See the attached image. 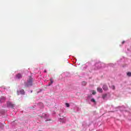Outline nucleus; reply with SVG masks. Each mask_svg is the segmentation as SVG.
Here are the masks:
<instances>
[{
    "label": "nucleus",
    "mask_w": 131,
    "mask_h": 131,
    "mask_svg": "<svg viewBox=\"0 0 131 131\" xmlns=\"http://www.w3.org/2000/svg\"><path fill=\"white\" fill-rule=\"evenodd\" d=\"M33 85V78L32 77H30V78L27 80V83L25 84V86H32Z\"/></svg>",
    "instance_id": "1"
},
{
    "label": "nucleus",
    "mask_w": 131,
    "mask_h": 131,
    "mask_svg": "<svg viewBox=\"0 0 131 131\" xmlns=\"http://www.w3.org/2000/svg\"><path fill=\"white\" fill-rule=\"evenodd\" d=\"M14 105H15V104L12 103V102H8L7 103V106H9V107L13 108Z\"/></svg>",
    "instance_id": "2"
},
{
    "label": "nucleus",
    "mask_w": 131,
    "mask_h": 131,
    "mask_svg": "<svg viewBox=\"0 0 131 131\" xmlns=\"http://www.w3.org/2000/svg\"><path fill=\"white\" fill-rule=\"evenodd\" d=\"M6 99V98L5 97V96H1L0 97L1 102H4V101H5Z\"/></svg>",
    "instance_id": "3"
},
{
    "label": "nucleus",
    "mask_w": 131,
    "mask_h": 131,
    "mask_svg": "<svg viewBox=\"0 0 131 131\" xmlns=\"http://www.w3.org/2000/svg\"><path fill=\"white\" fill-rule=\"evenodd\" d=\"M16 78H18V79H19L20 78H22L23 75H21L20 73H18V74H16Z\"/></svg>",
    "instance_id": "4"
},
{
    "label": "nucleus",
    "mask_w": 131,
    "mask_h": 131,
    "mask_svg": "<svg viewBox=\"0 0 131 131\" xmlns=\"http://www.w3.org/2000/svg\"><path fill=\"white\" fill-rule=\"evenodd\" d=\"M97 92H99V93H102V89H101V88H97Z\"/></svg>",
    "instance_id": "5"
},
{
    "label": "nucleus",
    "mask_w": 131,
    "mask_h": 131,
    "mask_svg": "<svg viewBox=\"0 0 131 131\" xmlns=\"http://www.w3.org/2000/svg\"><path fill=\"white\" fill-rule=\"evenodd\" d=\"M103 90H104V91H107L108 88H107V85H103Z\"/></svg>",
    "instance_id": "6"
},
{
    "label": "nucleus",
    "mask_w": 131,
    "mask_h": 131,
    "mask_svg": "<svg viewBox=\"0 0 131 131\" xmlns=\"http://www.w3.org/2000/svg\"><path fill=\"white\" fill-rule=\"evenodd\" d=\"M20 93L21 95H25V91L24 90H20Z\"/></svg>",
    "instance_id": "7"
},
{
    "label": "nucleus",
    "mask_w": 131,
    "mask_h": 131,
    "mask_svg": "<svg viewBox=\"0 0 131 131\" xmlns=\"http://www.w3.org/2000/svg\"><path fill=\"white\" fill-rule=\"evenodd\" d=\"M53 82H54L53 80H52V79H50V83H49V85H51V84H52Z\"/></svg>",
    "instance_id": "8"
},
{
    "label": "nucleus",
    "mask_w": 131,
    "mask_h": 131,
    "mask_svg": "<svg viewBox=\"0 0 131 131\" xmlns=\"http://www.w3.org/2000/svg\"><path fill=\"white\" fill-rule=\"evenodd\" d=\"M82 85H86V84H87V82H86L85 81H83L82 82Z\"/></svg>",
    "instance_id": "9"
},
{
    "label": "nucleus",
    "mask_w": 131,
    "mask_h": 131,
    "mask_svg": "<svg viewBox=\"0 0 131 131\" xmlns=\"http://www.w3.org/2000/svg\"><path fill=\"white\" fill-rule=\"evenodd\" d=\"M106 97H107V94H103L102 98L103 99L105 98Z\"/></svg>",
    "instance_id": "10"
},
{
    "label": "nucleus",
    "mask_w": 131,
    "mask_h": 131,
    "mask_svg": "<svg viewBox=\"0 0 131 131\" xmlns=\"http://www.w3.org/2000/svg\"><path fill=\"white\" fill-rule=\"evenodd\" d=\"M96 91H95V90H93L92 91V95H96Z\"/></svg>",
    "instance_id": "11"
},
{
    "label": "nucleus",
    "mask_w": 131,
    "mask_h": 131,
    "mask_svg": "<svg viewBox=\"0 0 131 131\" xmlns=\"http://www.w3.org/2000/svg\"><path fill=\"white\" fill-rule=\"evenodd\" d=\"M66 105H67L68 107H69L70 106V104L68 103V102H66Z\"/></svg>",
    "instance_id": "12"
},
{
    "label": "nucleus",
    "mask_w": 131,
    "mask_h": 131,
    "mask_svg": "<svg viewBox=\"0 0 131 131\" xmlns=\"http://www.w3.org/2000/svg\"><path fill=\"white\" fill-rule=\"evenodd\" d=\"M127 75L128 76H131V72H128V73H127Z\"/></svg>",
    "instance_id": "13"
},
{
    "label": "nucleus",
    "mask_w": 131,
    "mask_h": 131,
    "mask_svg": "<svg viewBox=\"0 0 131 131\" xmlns=\"http://www.w3.org/2000/svg\"><path fill=\"white\" fill-rule=\"evenodd\" d=\"M91 101H93V102H96V100H95V98H92Z\"/></svg>",
    "instance_id": "14"
},
{
    "label": "nucleus",
    "mask_w": 131,
    "mask_h": 131,
    "mask_svg": "<svg viewBox=\"0 0 131 131\" xmlns=\"http://www.w3.org/2000/svg\"><path fill=\"white\" fill-rule=\"evenodd\" d=\"M112 88L113 89V90H115L116 88L114 85H113Z\"/></svg>",
    "instance_id": "15"
},
{
    "label": "nucleus",
    "mask_w": 131,
    "mask_h": 131,
    "mask_svg": "<svg viewBox=\"0 0 131 131\" xmlns=\"http://www.w3.org/2000/svg\"><path fill=\"white\" fill-rule=\"evenodd\" d=\"M42 116H43V117L45 116H46V114L43 113V114H42Z\"/></svg>",
    "instance_id": "16"
},
{
    "label": "nucleus",
    "mask_w": 131,
    "mask_h": 131,
    "mask_svg": "<svg viewBox=\"0 0 131 131\" xmlns=\"http://www.w3.org/2000/svg\"><path fill=\"white\" fill-rule=\"evenodd\" d=\"M124 42H125V40H123V41H122V43H124Z\"/></svg>",
    "instance_id": "17"
},
{
    "label": "nucleus",
    "mask_w": 131,
    "mask_h": 131,
    "mask_svg": "<svg viewBox=\"0 0 131 131\" xmlns=\"http://www.w3.org/2000/svg\"><path fill=\"white\" fill-rule=\"evenodd\" d=\"M17 95H19V91H17Z\"/></svg>",
    "instance_id": "18"
},
{
    "label": "nucleus",
    "mask_w": 131,
    "mask_h": 131,
    "mask_svg": "<svg viewBox=\"0 0 131 131\" xmlns=\"http://www.w3.org/2000/svg\"><path fill=\"white\" fill-rule=\"evenodd\" d=\"M44 72L46 73L47 72V70H45Z\"/></svg>",
    "instance_id": "19"
},
{
    "label": "nucleus",
    "mask_w": 131,
    "mask_h": 131,
    "mask_svg": "<svg viewBox=\"0 0 131 131\" xmlns=\"http://www.w3.org/2000/svg\"><path fill=\"white\" fill-rule=\"evenodd\" d=\"M1 125H2V126H3V125H2V124H1Z\"/></svg>",
    "instance_id": "20"
},
{
    "label": "nucleus",
    "mask_w": 131,
    "mask_h": 131,
    "mask_svg": "<svg viewBox=\"0 0 131 131\" xmlns=\"http://www.w3.org/2000/svg\"><path fill=\"white\" fill-rule=\"evenodd\" d=\"M39 131H41V130H39Z\"/></svg>",
    "instance_id": "21"
}]
</instances>
